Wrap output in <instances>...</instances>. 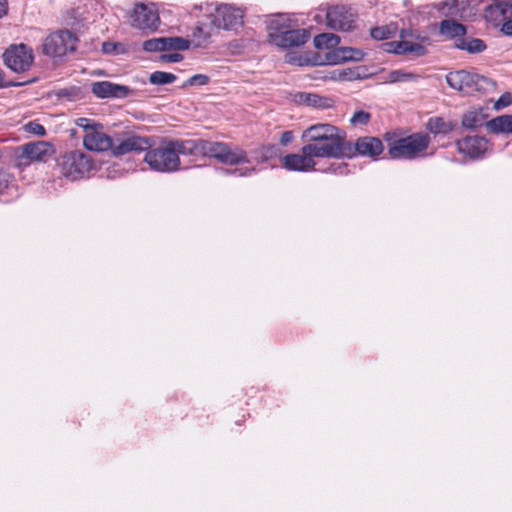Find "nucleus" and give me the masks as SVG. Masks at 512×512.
I'll return each mask as SVG.
<instances>
[{"instance_id": "nucleus-35", "label": "nucleus", "mask_w": 512, "mask_h": 512, "mask_svg": "<svg viewBox=\"0 0 512 512\" xmlns=\"http://www.w3.org/2000/svg\"><path fill=\"white\" fill-rule=\"evenodd\" d=\"M268 36L273 33H282L289 28L288 20L283 15H278L268 23Z\"/></svg>"}, {"instance_id": "nucleus-50", "label": "nucleus", "mask_w": 512, "mask_h": 512, "mask_svg": "<svg viewBox=\"0 0 512 512\" xmlns=\"http://www.w3.org/2000/svg\"><path fill=\"white\" fill-rule=\"evenodd\" d=\"M8 187V175L0 171V192Z\"/></svg>"}, {"instance_id": "nucleus-27", "label": "nucleus", "mask_w": 512, "mask_h": 512, "mask_svg": "<svg viewBox=\"0 0 512 512\" xmlns=\"http://www.w3.org/2000/svg\"><path fill=\"white\" fill-rule=\"evenodd\" d=\"M439 31L449 38L462 37L466 34V27L453 20H443L440 22Z\"/></svg>"}, {"instance_id": "nucleus-5", "label": "nucleus", "mask_w": 512, "mask_h": 512, "mask_svg": "<svg viewBox=\"0 0 512 512\" xmlns=\"http://www.w3.org/2000/svg\"><path fill=\"white\" fill-rule=\"evenodd\" d=\"M302 139L309 142L340 143L343 148L351 149V142L346 140V133L331 124H315L304 130Z\"/></svg>"}, {"instance_id": "nucleus-6", "label": "nucleus", "mask_w": 512, "mask_h": 512, "mask_svg": "<svg viewBox=\"0 0 512 512\" xmlns=\"http://www.w3.org/2000/svg\"><path fill=\"white\" fill-rule=\"evenodd\" d=\"M59 167L65 178L74 181L83 178L92 169V161L85 153L72 151L62 157Z\"/></svg>"}, {"instance_id": "nucleus-40", "label": "nucleus", "mask_w": 512, "mask_h": 512, "mask_svg": "<svg viewBox=\"0 0 512 512\" xmlns=\"http://www.w3.org/2000/svg\"><path fill=\"white\" fill-rule=\"evenodd\" d=\"M24 130L28 133L37 135V136H44L46 133V130L43 125H41L38 122L30 121L24 125Z\"/></svg>"}, {"instance_id": "nucleus-39", "label": "nucleus", "mask_w": 512, "mask_h": 512, "mask_svg": "<svg viewBox=\"0 0 512 512\" xmlns=\"http://www.w3.org/2000/svg\"><path fill=\"white\" fill-rule=\"evenodd\" d=\"M75 124L82 128L85 134H89L90 130H94L96 127L102 128V125L96 123L88 118H78L75 120Z\"/></svg>"}, {"instance_id": "nucleus-44", "label": "nucleus", "mask_w": 512, "mask_h": 512, "mask_svg": "<svg viewBox=\"0 0 512 512\" xmlns=\"http://www.w3.org/2000/svg\"><path fill=\"white\" fill-rule=\"evenodd\" d=\"M122 45L120 43L115 42H104L102 44V51L106 54H112L118 52V48Z\"/></svg>"}, {"instance_id": "nucleus-29", "label": "nucleus", "mask_w": 512, "mask_h": 512, "mask_svg": "<svg viewBox=\"0 0 512 512\" xmlns=\"http://www.w3.org/2000/svg\"><path fill=\"white\" fill-rule=\"evenodd\" d=\"M460 5H464V2L460 3L457 0H446L435 5V8L445 17H462V13L459 8Z\"/></svg>"}, {"instance_id": "nucleus-23", "label": "nucleus", "mask_w": 512, "mask_h": 512, "mask_svg": "<svg viewBox=\"0 0 512 512\" xmlns=\"http://www.w3.org/2000/svg\"><path fill=\"white\" fill-rule=\"evenodd\" d=\"M50 152L51 145L43 141L22 146V156L30 161H44Z\"/></svg>"}, {"instance_id": "nucleus-25", "label": "nucleus", "mask_w": 512, "mask_h": 512, "mask_svg": "<svg viewBox=\"0 0 512 512\" xmlns=\"http://www.w3.org/2000/svg\"><path fill=\"white\" fill-rule=\"evenodd\" d=\"M456 124L452 121H446L442 117H431L426 123V129L432 134L446 135L454 130Z\"/></svg>"}, {"instance_id": "nucleus-45", "label": "nucleus", "mask_w": 512, "mask_h": 512, "mask_svg": "<svg viewBox=\"0 0 512 512\" xmlns=\"http://www.w3.org/2000/svg\"><path fill=\"white\" fill-rule=\"evenodd\" d=\"M330 172L334 174L344 175L348 173L347 164H332L329 169Z\"/></svg>"}, {"instance_id": "nucleus-48", "label": "nucleus", "mask_w": 512, "mask_h": 512, "mask_svg": "<svg viewBox=\"0 0 512 512\" xmlns=\"http://www.w3.org/2000/svg\"><path fill=\"white\" fill-rule=\"evenodd\" d=\"M294 139V135L291 131H285L280 136V144L282 146H287L290 144Z\"/></svg>"}, {"instance_id": "nucleus-9", "label": "nucleus", "mask_w": 512, "mask_h": 512, "mask_svg": "<svg viewBox=\"0 0 512 512\" xmlns=\"http://www.w3.org/2000/svg\"><path fill=\"white\" fill-rule=\"evenodd\" d=\"M307 158L314 160V158H343L344 156H350L352 150L343 148L340 143H322V142H310L304 145L301 149Z\"/></svg>"}, {"instance_id": "nucleus-15", "label": "nucleus", "mask_w": 512, "mask_h": 512, "mask_svg": "<svg viewBox=\"0 0 512 512\" xmlns=\"http://www.w3.org/2000/svg\"><path fill=\"white\" fill-rule=\"evenodd\" d=\"M352 153L347 158H352L356 155L376 159L384 150L382 141L377 137L364 136L359 137L355 144L351 143Z\"/></svg>"}, {"instance_id": "nucleus-51", "label": "nucleus", "mask_w": 512, "mask_h": 512, "mask_svg": "<svg viewBox=\"0 0 512 512\" xmlns=\"http://www.w3.org/2000/svg\"><path fill=\"white\" fill-rule=\"evenodd\" d=\"M8 11V4L6 0H0V18L5 16Z\"/></svg>"}, {"instance_id": "nucleus-13", "label": "nucleus", "mask_w": 512, "mask_h": 512, "mask_svg": "<svg viewBox=\"0 0 512 512\" xmlns=\"http://www.w3.org/2000/svg\"><path fill=\"white\" fill-rule=\"evenodd\" d=\"M310 37L306 29H287L282 33H273L270 35V42L274 45L289 49L304 45Z\"/></svg>"}, {"instance_id": "nucleus-26", "label": "nucleus", "mask_w": 512, "mask_h": 512, "mask_svg": "<svg viewBox=\"0 0 512 512\" xmlns=\"http://www.w3.org/2000/svg\"><path fill=\"white\" fill-rule=\"evenodd\" d=\"M486 120V115L480 108H473L462 116L461 124L466 129H476L481 127Z\"/></svg>"}, {"instance_id": "nucleus-10", "label": "nucleus", "mask_w": 512, "mask_h": 512, "mask_svg": "<svg viewBox=\"0 0 512 512\" xmlns=\"http://www.w3.org/2000/svg\"><path fill=\"white\" fill-rule=\"evenodd\" d=\"M327 26L334 30L350 31L354 28L356 14L351 8L337 5L326 12Z\"/></svg>"}, {"instance_id": "nucleus-14", "label": "nucleus", "mask_w": 512, "mask_h": 512, "mask_svg": "<svg viewBox=\"0 0 512 512\" xmlns=\"http://www.w3.org/2000/svg\"><path fill=\"white\" fill-rule=\"evenodd\" d=\"M190 46V41L182 37H160L144 41L142 47L147 52L184 51Z\"/></svg>"}, {"instance_id": "nucleus-37", "label": "nucleus", "mask_w": 512, "mask_h": 512, "mask_svg": "<svg viewBox=\"0 0 512 512\" xmlns=\"http://www.w3.org/2000/svg\"><path fill=\"white\" fill-rule=\"evenodd\" d=\"M396 28L390 26H381L371 29L370 35L375 40H385L395 33Z\"/></svg>"}, {"instance_id": "nucleus-1", "label": "nucleus", "mask_w": 512, "mask_h": 512, "mask_svg": "<svg viewBox=\"0 0 512 512\" xmlns=\"http://www.w3.org/2000/svg\"><path fill=\"white\" fill-rule=\"evenodd\" d=\"M180 155L191 156L189 139L165 141L155 148L151 147L144 161L153 171L173 173L180 170Z\"/></svg>"}, {"instance_id": "nucleus-41", "label": "nucleus", "mask_w": 512, "mask_h": 512, "mask_svg": "<svg viewBox=\"0 0 512 512\" xmlns=\"http://www.w3.org/2000/svg\"><path fill=\"white\" fill-rule=\"evenodd\" d=\"M209 82V77L204 74H196L192 77H190L187 82L184 84V86H194V85H206Z\"/></svg>"}, {"instance_id": "nucleus-22", "label": "nucleus", "mask_w": 512, "mask_h": 512, "mask_svg": "<svg viewBox=\"0 0 512 512\" xmlns=\"http://www.w3.org/2000/svg\"><path fill=\"white\" fill-rule=\"evenodd\" d=\"M316 162L304 153L288 154L282 158V166L289 171L309 172L315 170Z\"/></svg>"}, {"instance_id": "nucleus-8", "label": "nucleus", "mask_w": 512, "mask_h": 512, "mask_svg": "<svg viewBox=\"0 0 512 512\" xmlns=\"http://www.w3.org/2000/svg\"><path fill=\"white\" fill-rule=\"evenodd\" d=\"M5 65L14 72L28 71L33 64V49L25 44L11 45L3 53Z\"/></svg>"}, {"instance_id": "nucleus-36", "label": "nucleus", "mask_w": 512, "mask_h": 512, "mask_svg": "<svg viewBox=\"0 0 512 512\" xmlns=\"http://www.w3.org/2000/svg\"><path fill=\"white\" fill-rule=\"evenodd\" d=\"M280 150L274 144H265L259 147L257 150V155L262 162L268 161L272 158H275L279 155Z\"/></svg>"}, {"instance_id": "nucleus-16", "label": "nucleus", "mask_w": 512, "mask_h": 512, "mask_svg": "<svg viewBox=\"0 0 512 512\" xmlns=\"http://www.w3.org/2000/svg\"><path fill=\"white\" fill-rule=\"evenodd\" d=\"M484 17L495 26H500L503 22L512 17V1L494 0L485 8Z\"/></svg>"}, {"instance_id": "nucleus-28", "label": "nucleus", "mask_w": 512, "mask_h": 512, "mask_svg": "<svg viewBox=\"0 0 512 512\" xmlns=\"http://www.w3.org/2000/svg\"><path fill=\"white\" fill-rule=\"evenodd\" d=\"M456 47L461 50H465L468 53L475 54V53H481L486 49V44L483 40L479 38L474 39H459L456 43Z\"/></svg>"}, {"instance_id": "nucleus-34", "label": "nucleus", "mask_w": 512, "mask_h": 512, "mask_svg": "<svg viewBox=\"0 0 512 512\" xmlns=\"http://www.w3.org/2000/svg\"><path fill=\"white\" fill-rule=\"evenodd\" d=\"M177 79L176 75L169 72L155 71L150 74L149 82L153 85H164L173 83Z\"/></svg>"}, {"instance_id": "nucleus-42", "label": "nucleus", "mask_w": 512, "mask_h": 512, "mask_svg": "<svg viewBox=\"0 0 512 512\" xmlns=\"http://www.w3.org/2000/svg\"><path fill=\"white\" fill-rule=\"evenodd\" d=\"M255 168H245V169H224V172L227 175H235L240 177H247L255 173Z\"/></svg>"}, {"instance_id": "nucleus-38", "label": "nucleus", "mask_w": 512, "mask_h": 512, "mask_svg": "<svg viewBox=\"0 0 512 512\" xmlns=\"http://www.w3.org/2000/svg\"><path fill=\"white\" fill-rule=\"evenodd\" d=\"M371 117L372 116L368 111L357 110L350 118V124L352 126H365L370 122Z\"/></svg>"}, {"instance_id": "nucleus-3", "label": "nucleus", "mask_w": 512, "mask_h": 512, "mask_svg": "<svg viewBox=\"0 0 512 512\" xmlns=\"http://www.w3.org/2000/svg\"><path fill=\"white\" fill-rule=\"evenodd\" d=\"M446 82L452 89L466 96L488 93L494 91L496 86L492 79L466 70L449 72L446 75Z\"/></svg>"}, {"instance_id": "nucleus-21", "label": "nucleus", "mask_w": 512, "mask_h": 512, "mask_svg": "<svg viewBox=\"0 0 512 512\" xmlns=\"http://www.w3.org/2000/svg\"><path fill=\"white\" fill-rule=\"evenodd\" d=\"M92 93L98 98H124L129 94V88L109 81L94 82Z\"/></svg>"}, {"instance_id": "nucleus-46", "label": "nucleus", "mask_w": 512, "mask_h": 512, "mask_svg": "<svg viewBox=\"0 0 512 512\" xmlns=\"http://www.w3.org/2000/svg\"><path fill=\"white\" fill-rule=\"evenodd\" d=\"M306 101L308 105H312L315 107H322L324 104H322L323 99L315 94H307L306 95Z\"/></svg>"}, {"instance_id": "nucleus-49", "label": "nucleus", "mask_w": 512, "mask_h": 512, "mask_svg": "<svg viewBox=\"0 0 512 512\" xmlns=\"http://www.w3.org/2000/svg\"><path fill=\"white\" fill-rule=\"evenodd\" d=\"M501 32L507 36H512V17L503 22L501 25Z\"/></svg>"}, {"instance_id": "nucleus-12", "label": "nucleus", "mask_w": 512, "mask_h": 512, "mask_svg": "<svg viewBox=\"0 0 512 512\" xmlns=\"http://www.w3.org/2000/svg\"><path fill=\"white\" fill-rule=\"evenodd\" d=\"M131 18L133 27L149 31H155L160 21L157 11L144 4L135 5Z\"/></svg>"}, {"instance_id": "nucleus-20", "label": "nucleus", "mask_w": 512, "mask_h": 512, "mask_svg": "<svg viewBox=\"0 0 512 512\" xmlns=\"http://www.w3.org/2000/svg\"><path fill=\"white\" fill-rule=\"evenodd\" d=\"M401 38H405V31L401 32ZM383 49L389 53L395 54H414L416 56H423L426 54V48L420 43H415L409 40L390 41L383 43Z\"/></svg>"}, {"instance_id": "nucleus-30", "label": "nucleus", "mask_w": 512, "mask_h": 512, "mask_svg": "<svg viewBox=\"0 0 512 512\" xmlns=\"http://www.w3.org/2000/svg\"><path fill=\"white\" fill-rule=\"evenodd\" d=\"M339 43V36L333 33H322L314 37V45L317 49H332Z\"/></svg>"}, {"instance_id": "nucleus-47", "label": "nucleus", "mask_w": 512, "mask_h": 512, "mask_svg": "<svg viewBox=\"0 0 512 512\" xmlns=\"http://www.w3.org/2000/svg\"><path fill=\"white\" fill-rule=\"evenodd\" d=\"M161 59L165 62L177 63L183 59V56L179 53H170L161 55Z\"/></svg>"}, {"instance_id": "nucleus-31", "label": "nucleus", "mask_w": 512, "mask_h": 512, "mask_svg": "<svg viewBox=\"0 0 512 512\" xmlns=\"http://www.w3.org/2000/svg\"><path fill=\"white\" fill-rule=\"evenodd\" d=\"M364 57V53L355 48L346 47L340 48L337 51L336 59L331 61L332 63H337L340 61H360Z\"/></svg>"}, {"instance_id": "nucleus-33", "label": "nucleus", "mask_w": 512, "mask_h": 512, "mask_svg": "<svg viewBox=\"0 0 512 512\" xmlns=\"http://www.w3.org/2000/svg\"><path fill=\"white\" fill-rule=\"evenodd\" d=\"M55 95L59 100H67L70 102L77 101L82 97L81 89L75 86L58 89Z\"/></svg>"}, {"instance_id": "nucleus-17", "label": "nucleus", "mask_w": 512, "mask_h": 512, "mask_svg": "<svg viewBox=\"0 0 512 512\" xmlns=\"http://www.w3.org/2000/svg\"><path fill=\"white\" fill-rule=\"evenodd\" d=\"M461 154L471 159L482 157L488 148V141L482 136H467L456 143Z\"/></svg>"}, {"instance_id": "nucleus-43", "label": "nucleus", "mask_w": 512, "mask_h": 512, "mask_svg": "<svg viewBox=\"0 0 512 512\" xmlns=\"http://www.w3.org/2000/svg\"><path fill=\"white\" fill-rule=\"evenodd\" d=\"M512 103V94L509 92H505L500 96V98L496 101L494 107L496 109H501L509 106Z\"/></svg>"}, {"instance_id": "nucleus-24", "label": "nucleus", "mask_w": 512, "mask_h": 512, "mask_svg": "<svg viewBox=\"0 0 512 512\" xmlns=\"http://www.w3.org/2000/svg\"><path fill=\"white\" fill-rule=\"evenodd\" d=\"M488 130L495 134L512 133V115H501L486 122Z\"/></svg>"}, {"instance_id": "nucleus-19", "label": "nucleus", "mask_w": 512, "mask_h": 512, "mask_svg": "<svg viewBox=\"0 0 512 512\" xmlns=\"http://www.w3.org/2000/svg\"><path fill=\"white\" fill-rule=\"evenodd\" d=\"M83 145L86 149L96 152L113 151V140L102 132V128L96 127L89 134L83 136Z\"/></svg>"}, {"instance_id": "nucleus-2", "label": "nucleus", "mask_w": 512, "mask_h": 512, "mask_svg": "<svg viewBox=\"0 0 512 512\" xmlns=\"http://www.w3.org/2000/svg\"><path fill=\"white\" fill-rule=\"evenodd\" d=\"M189 147L191 156L214 158L220 163L231 166L249 163L245 150L225 142L189 139Z\"/></svg>"}, {"instance_id": "nucleus-11", "label": "nucleus", "mask_w": 512, "mask_h": 512, "mask_svg": "<svg viewBox=\"0 0 512 512\" xmlns=\"http://www.w3.org/2000/svg\"><path fill=\"white\" fill-rule=\"evenodd\" d=\"M243 13L239 8L221 4L215 8L212 14V23L217 28L232 29L242 23Z\"/></svg>"}, {"instance_id": "nucleus-32", "label": "nucleus", "mask_w": 512, "mask_h": 512, "mask_svg": "<svg viewBox=\"0 0 512 512\" xmlns=\"http://www.w3.org/2000/svg\"><path fill=\"white\" fill-rule=\"evenodd\" d=\"M418 75L403 70L390 71L386 77L387 83L408 82L418 79Z\"/></svg>"}, {"instance_id": "nucleus-18", "label": "nucleus", "mask_w": 512, "mask_h": 512, "mask_svg": "<svg viewBox=\"0 0 512 512\" xmlns=\"http://www.w3.org/2000/svg\"><path fill=\"white\" fill-rule=\"evenodd\" d=\"M152 147V140L149 137L130 136L114 145L113 155L122 156L130 152L148 151Z\"/></svg>"}, {"instance_id": "nucleus-7", "label": "nucleus", "mask_w": 512, "mask_h": 512, "mask_svg": "<svg viewBox=\"0 0 512 512\" xmlns=\"http://www.w3.org/2000/svg\"><path fill=\"white\" fill-rule=\"evenodd\" d=\"M77 37L68 30H59L48 35L43 42L42 52L51 57H62L76 49Z\"/></svg>"}, {"instance_id": "nucleus-4", "label": "nucleus", "mask_w": 512, "mask_h": 512, "mask_svg": "<svg viewBox=\"0 0 512 512\" xmlns=\"http://www.w3.org/2000/svg\"><path fill=\"white\" fill-rule=\"evenodd\" d=\"M430 137L426 133H414L399 138L389 145L388 153L391 158L415 159L429 146Z\"/></svg>"}]
</instances>
